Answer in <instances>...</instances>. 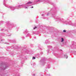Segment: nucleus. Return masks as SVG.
I'll list each match as a JSON object with an SVG mask.
<instances>
[{
  "instance_id": "obj_1",
  "label": "nucleus",
  "mask_w": 76,
  "mask_h": 76,
  "mask_svg": "<svg viewBox=\"0 0 76 76\" xmlns=\"http://www.w3.org/2000/svg\"><path fill=\"white\" fill-rule=\"evenodd\" d=\"M57 9V8H54V10L52 9L50 10V11H49L48 12L47 14V16H49V14L51 13V12H53L52 13V17L54 18L56 21L58 22H62L63 23H64L66 24V25L68 24H69V25H72V23L71 22H69L68 21L66 20L63 19L61 18H60L59 17L56 16V15L57 13V11H56Z\"/></svg>"
},
{
  "instance_id": "obj_2",
  "label": "nucleus",
  "mask_w": 76,
  "mask_h": 76,
  "mask_svg": "<svg viewBox=\"0 0 76 76\" xmlns=\"http://www.w3.org/2000/svg\"><path fill=\"white\" fill-rule=\"evenodd\" d=\"M42 1H44L45 3H49V4H50L51 5H53L54 6L56 5L54 3L51 2V1H48V0H34V2L29 1L24 5H19V6H21L19 8L20 9V8H21V7H23L24 9H28L29 6L39 4L40 2H42Z\"/></svg>"
},
{
  "instance_id": "obj_3",
  "label": "nucleus",
  "mask_w": 76,
  "mask_h": 76,
  "mask_svg": "<svg viewBox=\"0 0 76 76\" xmlns=\"http://www.w3.org/2000/svg\"><path fill=\"white\" fill-rule=\"evenodd\" d=\"M19 51V53H18V56L19 57V59L22 60V61H25L26 59V57L22 55L23 53L28 54V50L26 49H18Z\"/></svg>"
},
{
  "instance_id": "obj_4",
  "label": "nucleus",
  "mask_w": 76,
  "mask_h": 76,
  "mask_svg": "<svg viewBox=\"0 0 76 76\" xmlns=\"http://www.w3.org/2000/svg\"><path fill=\"white\" fill-rule=\"evenodd\" d=\"M7 0H4L3 1V4L6 7H8V8H9V9H10L12 11H13V10H15V9H20V7H21V5H18V6H7V5H6V1H7Z\"/></svg>"
},
{
  "instance_id": "obj_5",
  "label": "nucleus",
  "mask_w": 76,
  "mask_h": 76,
  "mask_svg": "<svg viewBox=\"0 0 76 76\" xmlns=\"http://www.w3.org/2000/svg\"><path fill=\"white\" fill-rule=\"evenodd\" d=\"M7 67H8V66L6 65L5 62H2L1 63V70H5Z\"/></svg>"
},
{
  "instance_id": "obj_6",
  "label": "nucleus",
  "mask_w": 76,
  "mask_h": 76,
  "mask_svg": "<svg viewBox=\"0 0 76 76\" xmlns=\"http://www.w3.org/2000/svg\"><path fill=\"white\" fill-rule=\"evenodd\" d=\"M45 60H45V58H42L41 60L40 61V64L42 66H44L45 64V62H46Z\"/></svg>"
},
{
  "instance_id": "obj_7",
  "label": "nucleus",
  "mask_w": 76,
  "mask_h": 76,
  "mask_svg": "<svg viewBox=\"0 0 76 76\" xmlns=\"http://www.w3.org/2000/svg\"><path fill=\"white\" fill-rule=\"evenodd\" d=\"M6 25L8 26H9L10 27H15L16 25L14 24V23H10L9 21L6 22Z\"/></svg>"
},
{
  "instance_id": "obj_8",
  "label": "nucleus",
  "mask_w": 76,
  "mask_h": 76,
  "mask_svg": "<svg viewBox=\"0 0 76 76\" xmlns=\"http://www.w3.org/2000/svg\"><path fill=\"white\" fill-rule=\"evenodd\" d=\"M24 34H25V36L26 37H28L29 36H31V34L28 33V32L27 30H25L23 31Z\"/></svg>"
},
{
  "instance_id": "obj_9",
  "label": "nucleus",
  "mask_w": 76,
  "mask_h": 76,
  "mask_svg": "<svg viewBox=\"0 0 76 76\" xmlns=\"http://www.w3.org/2000/svg\"><path fill=\"white\" fill-rule=\"evenodd\" d=\"M54 55L57 58H61V57H62V54L60 53H55Z\"/></svg>"
},
{
  "instance_id": "obj_10",
  "label": "nucleus",
  "mask_w": 76,
  "mask_h": 76,
  "mask_svg": "<svg viewBox=\"0 0 76 76\" xmlns=\"http://www.w3.org/2000/svg\"><path fill=\"white\" fill-rule=\"evenodd\" d=\"M8 41L10 42H12V43H16V41L15 40H10V39H8Z\"/></svg>"
},
{
  "instance_id": "obj_11",
  "label": "nucleus",
  "mask_w": 76,
  "mask_h": 76,
  "mask_svg": "<svg viewBox=\"0 0 76 76\" xmlns=\"http://www.w3.org/2000/svg\"><path fill=\"white\" fill-rule=\"evenodd\" d=\"M64 58L66 59L68 58V56L67 55V54H65L64 55Z\"/></svg>"
},
{
  "instance_id": "obj_12",
  "label": "nucleus",
  "mask_w": 76,
  "mask_h": 76,
  "mask_svg": "<svg viewBox=\"0 0 76 76\" xmlns=\"http://www.w3.org/2000/svg\"><path fill=\"white\" fill-rule=\"evenodd\" d=\"M47 67L48 69H50V64H48L47 65Z\"/></svg>"
},
{
  "instance_id": "obj_13",
  "label": "nucleus",
  "mask_w": 76,
  "mask_h": 76,
  "mask_svg": "<svg viewBox=\"0 0 76 76\" xmlns=\"http://www.w3.org/2000/svg\"><path fill=\"white\" fill-rule=\"evenodd\" d=\"M72 44L73 45H76V42H72Z\"/></svg>"
},
{
  "instance_id": "obj_14",
  "label": "nucleus",
  "mask_w": 76,
  "mask_h": 76,
  "mask_svg": "<svg viewBox=\"0 0 76 76\" xmlns=\"http://www.w3.org/2000/svg\"><path fill=\"white\" fill-rule=\"evenodd\" d=\"M48 48L50 49H51L52 48V46H48Z\"/></svg>"
},
{
  "instance_id": "obj_15",
  "label": "nucleus",
  "mask_w": 76,
  "mask_h": 76,
  "mask_svg": "<svg viewBox=\"0 0 76 76\" xmlns=\"http://www.w3.org/2000/svg\"><path fill=\"white\" fill-rule=\"evenodd\" d=\"M45 75L46 76H51L50 75V74H45Z\"/></svg>"
},
{
  "instance_id": "obj_16",
  "label": "nucleus",
  "mask_w": 76,
  "mask_h": 76,
  "mask_svg": "<svg viewBox=\"0 0 76 76\" xmlns=\"http://www.w3.org/2000/svg\"><path fill=\"white\" fill-rule=\"evenodd\" d=\"M15 48H16V46H14V45H13L12 46V48H14V49H15Z\"/></svg>"
},
{
  "instance_id": "obj_17",
  "label": "nucleus",
  "mask_w": 76,
  "mask_h": 76,
  "mask_svg": "<svg viewBox=\"0 0 76 76\" xmlns=\"http://www.w3.org/2000/svg\"><path fill=\"white\" fill-rule=\"evenodd\" d=\"M4 22H3V21H0V25H1V24H2V23H3Z\"/></svg>"
},
{
  "instance_id": "obj_18",
  "label": "nucleus",
  "mask_w": 76,
  "mask_h": 76,
  "mask_svg": "<svg viewBox=\"0 0 76 76\" xmlns=\"http://www.w3.org/2000/svg\"><path fill=\"white\" fill-rule=\"evenodd\" d=\"M64 41V39H63V38H62L61 40V42H63Z\"/></svg>"
},
{
  "instance_id": "obj_19",
  "label": "nucleus",
  "mask_w": 76,
  "mask_h": 76,
  "mask_svg": "<svg viewBox=\"0 0 76 76\" xmlns=\"http://www.w3.org/2000/svg\"><path fill=\"white\" fill-rule=\"evenodd\" d=\"M15 53H16L15 52H13V53H12L11 56H13L14 54H15Z\"/></svg>"
},
{
  "instance_id": "obj_20",
  "label": "nucleus",
  "mask_w": 76,
  "mask_h": 76,
  "mask_svg": "<svg viewBox=\"0 0 76 76\" xmlns=\"http://www.w3.org/2000/svg\"><path fill=\"white\" fill-rule=\"evenodd\" d=\"M4 44H5L9 45V43L7 42H5V43H4Z\"/></svg>"
},
{
  "instance_id": "obj_21",
  "label": "nucleus",
  "mask_w": 76,
  "mask_h": 76,
  "mask_svg": "<svg viewBox=\"0 0 76 76\" xmlns=\"http://www.w3.org/2000/svg\"><path fill=\"white\" fill-rule=\"evenodd\" d=\"M49 51H50V50L49 49H48V50H47V52L48 54L49 53Z\"/></svg>"
},
{
  "instance_id": "obj_22",
  "label": "nucleus",
  "mask_w": 76,
  "mask_h": 76,
  "mask_svg": "<svg viewBox=\"0 0 76 76\" xmlns=\"http://www.w3.org/2000/svg\"><path fill=\"white\" fill-rule=\"evenodd\" d=\"M35 58H35V57L33 56L32 58V59L33 60H35Z\"/></svg>"
},
{
  "instance_id": "obj_23",
  "label": "nucleus",
  "mask_w": 76,
  "mask_h": 76,
  "mask_svg": "<svg viewBox=\"0 0 76 76\" xmlns=\"http://www.w3.org/2000/svg\"><path fill=\"white\" fill-rule=\"evenodd\" d=\"M20 75L19 73H18L17 74V76H20Z\"/></svg>"
},
{
  "instance_id": "obj_24",
  "label": "nucleus",
  "mask_w": 76,
  "mask_h": 76,
  "mask_svg": "<svg viewBox=\"0 0 76 76\" xmlns=\"http://www.w3.org/2000/svg\"><path fill=\"white\" fill-rule=\"evenodd\" d=\"M48 42V40H46L45 41V43H47Z\"/></svg>"
},
{
  "instance_id": "obj_25",
  "label": "nucleus",
  "mask_w": 76,
  "mask_h": 76,
  "mask_svg": "<svg viewBox=\"0 0 76 76\" xmlns=\"http://www.w3.org/2000/svg\"><path fill=\"white\" fill-rule=\"evenodd\" d=\"M53 31H49V32H48V34H51L52 33H53Z\"/></svg>"
},
{
  "instance_id": "obj_26",
  "label": "nucleus",
  "mask_w": 76,
  "mask_h": 76,
  "mask_svg": "<svg viewBox=\"0 0 76 76\" xmlns=\"http://www.w3.org/2000/svg\"><path fill=\"white\" fill-rule=\"evenodd\" d=\"M37 28V26H35L34 28H33V29H35L36 28Z\"/></svg>"
},
{
  "instance_id": "obj_27",
  "label": "nucleus",
  "mask_w": 76,
  "mask_h": 76,
  "mask_svg": "<svg viewBox=\"0 0 76 76\" xmlns=\"http://www.w3.org/2000/svg\"><path fill=\"white\" fill-rule=\"evenodd\" d=\"M58 51H62V50H59V49L58 50Z\"/></svg>"
},
{
  "instance_id": "obj_28",
  "label": "nucleus",
  "mask_w": 76,
  "mask_h": 76,
  "mask_svg": "<svg viewBox=\"0 0 76 76\" xmlns=\"http://www.w3.org/2000/svg\"><path fill=\"white\" fill-rule=\"evenodd\" d=\"M64 32H66V31L65 30H64L63 31Z\"/></svg>"
},
{
  "instance_id": "obj_29",
  "label": "nucleus",
  "mask_w": 76,
  "mask_h": 76,
  "mask_svg": "<svg viewBox=\"0 0 76 76\" xmlns=\"http://www.w3.org/2000/svg\"><path fill=\"white\" fill-rule=\"evenodd\" d=\"M40 54L42 55V54H43V52H41L40 53Z\"/></svg>"
},
{
  "instance_id": "obj_30",
  "label": "nucleus",
  "mask_w": 76,
  "mask_h": 76,
  "mask_svg": "<svg viewBox=\"0 0 76 76\" xmlns=\"http://www.w3.org/2000/svg\"><path fill=\"white\" fill-rule=\"evenodd\" d=\"M22 38L23 39H25V37H24L23 36L22 37Z\"/></svg>"
},
{
  "instance_id": "obj_31",
  "label": "nucleus",
  "mask_w": 76,
  "mask_h": 76,
  "mask_svg": "<svg viewBox=\"0 0 76 76\" xmlns=\"http://www.w3.org/2000/svg\"><path fill=\"white\" fill-rule=\"evenodd\" d=\"M24 63V62L23 61H22L21 62V63L22 64H23Z\"/></svg>"
},
{
  "instance_id": "obj_32",
  "label": "nucleus",
  "mask_w": 76,
  "mask_h": 76,
  "mask_svg": "<svg viewBox=\"0 0 76 76\" xmlns=\"http://www.w3.org/2000/svg\"><path fill=\"white\" fill-rule=\"evenodd\" d=\"M42 16L44 17V16H45V15L44 14H43L42 15Z\"/></svg>"
},
{
  "instance_id": "obj_33",
  "label": "nucleus",
  "mask_w": 76,
  "mask_h": 76,
  "mask_svg": "<svg viewBox=\"0 0 76 76\" xmlns=\"http://www.w3.org/2000/svg\"><path fill=\"white\" fill-rule=\"evenodd\" d=\"M39 56H40V54H38L37 55V56H38V57H39Z\"/></svg>"
},
{
  "instance_id": "obj_34",
  "label": "nucleus",
  "mask_w": 76,
  "mask_h": 76,
  "mask_svg": "<svg viewBox=\"0 0 76 76\" xmlns=\"http://www.w3.org/2000/svg\"><path fill=\"white\" fill-rule=\"evenodd\" d=\"M32 75L33 76H35V74H33Z\"/></svg>"
},
{
  "instance_id": "obj_35",
  "label": "nucleus",
  "mask_w": 76,
  "mask_h": 76,
  "mask_svg": "<svg viewBox=\"0 0 76 76\" xmlns=\"http://www.w3.org/2000/svg\"><path fill=\"white\" fill-rule=\"evenodd\" d=\"M31 47H33V45L31 44Z\"/></svg>"
},
{
  "instance_id": "obj_36",
  "label": "nucleus",
  "mask_w": 76,
  "mask_h": 76,
  "mask_svg": "<svg viewBox=\"0 0 76 76\" xmlns=\"http://www.w3.org/2000/svg\"><path fill=\"white\" fill-rule=\"evenodd\" d=\"M9 47H8V48L7 49V51H8V49H9Z\"/></svg>"
},
{
  "instance_id": "obj_37",
  "label": "nucleus",
  "mask_w": 76,
  "mask_h": 76,
  "mask_svg": "<svg viewBox=\"0 0 76 76\" xmlns=\"http://www.w3.org/2000/svg\"><path fill=\"white\" fill-rule=\"evenodd\" d=\"M4 29H1V31H4Z\"/></svg>"
},
{
  "instance_id": "obj_38",
  "label": "nucleus",
  "mask_w": 76,
  "mask_h": 76,
  "mask_svg": "<svg viewBox=\"0 0 76 76\" xmlns=\"http://www.w3.org/2000/svg\"><path fill=\"white\" fill-rule=\"evenodd\" d=\"M36 64H33V66H34V65H35Z\"/></svg>"
},
{
  "instance_id": "obj_39",
  "label": "nucleus",
  "mask_w": 76,
  "mask_h": 76,
  "mask_svg": "<svg viewBox=\"0 0 76 76\" xmlns=\"http://www.w3.org/2000/svg\"><path fill=\"white\" fill-rule=\"evenodd\" d=\"M30 8H34V7H31Z\"/></svg>"
},
{
  "instance_id": "obj_40",
  "label": "nucleus",
  "mask_w": 76,
  "mask_h": 76,
  "mask_svg": "<svg viewBox=\"0 0 76 76\" xmlns=\"http://www.w3.org/2000/svg\"><path fill=\"white\" fill-rule=\"evenodd\" d=\"M8 37H10L11 36V35H8Z\"/></svg>"
},
{
  "instance_id": "obj_41",
  "label": "nucleus",
  "mask_w": 76,
  "mask_h": 76,
  "mask_svg": "<svg viewBox=\"0 0 76 76\" xmlns=\"http://www.w3.org/2000/svg\"><path fill=\"white\" fill-rule=\"evenodd\" d=\"M42 18H43V19H45V18H44V17H43Z\"/></svg>"
},
{
  "instance_id": "obj_42",
  "label": "nucleus",
  "mask_w": 76,
  "mask_h": 76,
  "mask_svg": "<svg viewBox=\"0 0 76 76\" xmlns=\"http://www.w3.org/2000/svg\"><path fill=\"white\" fill-rule=\"evenodd\" d=\"M34 39H36V37H34Z\"/></svg>"
},
{
  "instance_id": "obj_43",
  "label": "nucleus",
  "mask_w": 76,
  "mask_h": 76,
  "mask_svg": "<svg viewBox=\"0 0 76 76\" xmlns=\"http://www.w3.org/2000/svg\"><path fill=\"white\" fill-rule=\"evenodd\" d=\"M3 41V40H1V41Z\"/></svg>"
},
{
  "instance_id": "obj_44",
  "label": "nucleus",
  "mask_w": 76,
  "mask_h": 76,
  "mask_svg": "<svg viewBox=\"0 0 76 76\" xmlns=\"http://www.w3.org/2000/svg\"><path fill=\"white\" fill-rule=\"evenodd\" d=\"M1 34H3V33H2Z\"/></svg>"
},
{
  "instance_id": "obj_45",
  "label": "nucleus",
  "mask_w": 76,
  "mask_h": 76,
  "mask_svg": "<svg viewBox=\"0 0 76 76\" xmlns=\"http://www.w3.org/2000/svg\"><path fill=\"white\" fill-rule=\"evenodd\" d=\"M52 50V51H53V50Z\"/></svg>"
}]
</instances>
